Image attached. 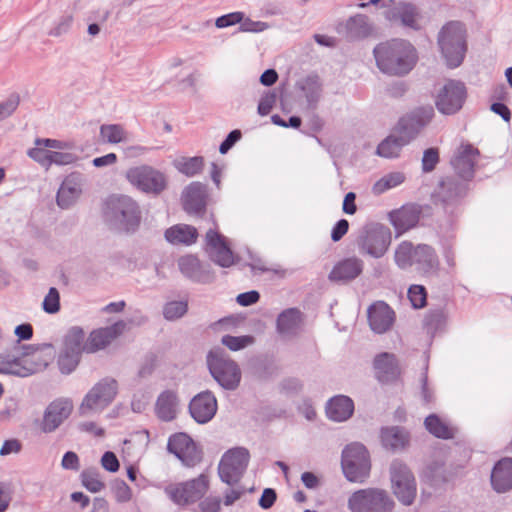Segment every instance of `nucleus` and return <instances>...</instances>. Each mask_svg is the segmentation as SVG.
Listing matches in <instances>:
<instances>
[{
    "label": "nucleus",
    "mask_w": 512,
    "mask_h": 512,
    "mask_svg": "<svg viewBox=\"0 0 512 512\" xmlns=\"http://www.w3.org/2000/svg\"><path fill=\"white\" fill-rule=\"evenodd\" d=\"M48 361L31 346H15L0 355V374L28 377L46 368Z\"/></svg>",
    "instance_id": "f257e3e1"
},
{
    "label": "nucleus",
    "mask_w": 512,
    "mask_h": 512,
    "mask_svg": "<svg viewBox=\"0 0 512 512\" xmlns=\"http://www.w3.org/2000/svg\"><path fill=\"white\" fill-rule=\"evenodd\" d=\"M396 265L407 270L412 266L423 275L436 274L439 269V259L435 249L427 244L414 246L409 241L399 243L394 252Z\"/></svg>",
    "instance_id": "f03ea898"
},
{
    "label": "nucleus",
    "mask_w": 512,
    "mask_h": 512,
    "mask_svg": "<svg viewBox=\"0 0 512 512\" xmlns=\"http://www.w3.org/2000/svg\"><path fill=\"white\" fill-rule=\"evenodd\" d=\"M118 394V382L112 377H105L96 382L83 397L78 413L88 417L102 413L115 400Z\"/></svg>",
    "instance_id": "7ed1b4c3"
},
{
    "label": "nucleus",
    "mask_w": 512,
    "mask_h": 512,
    "mask_svg": "<svg viewBox=\"0 0 512 512\" xmlns=\"http://www.w3.org/2000/svg\"><path fill=\"white\" fill-rule=\"evenodd\" d=\"M347 508L350 512H393L395 502L386 490L369 487L354 491Z\"/></svg>",
    "instance_id": "20e7f679"
},
{
    "label": "nucleus",
    "mask_w": 512,
    "mask_h": 512,
    "mask_svg": "<svg viewBox=\"0 0 512 512\" xmlns=\"http://www.w3.org/2000/svg\"><path fill=\"white\" fill-rule=\"evenodd\" d=\"M125 178L133 188L150 196L160 195L168 186L167 175L146 164L129 168Z\"/></svg>",
    "instance_id": "39448f33"
},
{
    "label": "nucleus",
    "mask_w": 512,
    "mask_h": 512,
    "mask_svg": "<svg viewBox=\"0 0 512 512\" xmlns=\"http://www.w3.org/2000/svg\"><path fill=\"white\" fill-rule=\"evenodd\" d=\"M392 241L388 227L382 224H370L363 227L356 238V246L360 254L375 259L383 257Z\"/></svg>",
    "instance_id": "423d86ee"
},
{
    "label": "nucleus",
    "mask_w": 512,
    "mask_h": 512,
    "mask_svg": "<svg viewBox=\"0 0 512 512\" xmlns=\"http://www.w3.org/2000/svg\"><path fill=\"white\" fill-rule=\"evenodd\" d=\"M438 43L448 64H461L467 51L464 24L458 21L447 23L439 33Z\"/></svg>",
    "instance_id": "0eeeda50"
},
{
    "label": "nucleus",
    "mask_w": 512,
    "mask_h": 512,
    "mask_svg": "<svg viewBox=\"0 0 512 512\" xmlns=\"http://www.w3.org/2000/svg\"><path fill=\"white\" fill-rule=\"evenodd\" d=\"M105 214L127 232L135 231L141 222L138 203L127 195L110 197L106 202Z\"/></svg>",
    "instance_id": "6e6552de"
},
{
    "label": "nucleus",
    "mask_w": 512,
    "mask_h": 512,
    "mask_svg": "<svg viewBox=\"0 0 512 512\" xmlns=\"http://www.w3.org/2000/svg\"><path fill=\"white\" fill-rule=\"evenodd\" d=\"M209 371L217 383L227 390H234L241 380V372L222 348H215L207 355Z\"/></svg>",
    "instance_id": "1a4fd4ad"
},
{
    "label": "nucleus",
    "mask_w": 512,
    "mask_h": 512,
    "mask_svg": "<svg viewBox=\"0 0 512 512\" xmlns=\"http://www.w3.org/2000/svg\"><path fill=\"white\" fill-rule=\"evenodd\" d=\"M342 470L351 482L362 483L369 475L371 464L366 447L360 443H351L342 452Z\"/></svg>",
    "instance_id": "9d476101"
},
{
    "label": "nucleus",
    "mask_w": 512,
    "mask_h": 512,
    "mask_svg": "<svg viewBox=\"0 0 512 512\" xmlns=\"http://www.w3.org/2000/svg\"><path fill=\"white\" fill-rule=\"evenodd\" d=\"M390 479L398 501L404 506L412 505L417 495V483L409 467L400 460H394L390 466Z\"/></svg>",
    "instance_id": "9b49d317"
},
{
    "label": "nucleus",
    "mask_w": 512,
    "mask_h": 512,
    "mask_svg": "<svg viewBox=\"0 0 512 512\" xmlns=\"http://www.w3.org/2000/svg\"><path fill=\"white\" fill-rule=\"evenodd\" d=\"M250 460L245 447H234L226 451L218 465V474L222 482L229 486L237 484L243 477Z\"/></svg>",
    "instance_id": "f8f14e48"
},
{
    "label": "nucleus",
    "mask_w": 512,
    "mask_h": 512,
    "mask_svg": "<svg viewBox=\"0 0 512 512\" xmlns=\"http://www.w3.org/2000/svg\"><path fill=\"white\" fill-rule=\"evenodd\" d=\"M374 56L377 64H415L418 60L413 45L399 39L377 45Z\"/></svg>",
    "instance_id": "ddd939ff"
},
{
    "label": "nucleus",
    "mask_w": 512,
    "mask_h": 512,
    "mask_svg": "<svg viewBox=\"0 0 512 512\" xmlns=\"http://www.w3.org/2000/svg\"><path fill=\"white\" fill-rule=\"evenodd\" d=\"M208 487L209 481L207 476L201 474L190 481L168 485L164 491L173 503L184 506L201 499L207 492Z\"/></svg>",
    "instance_id": "4468645a"
},
{
    "label": "nucleus",
    "mask_w": 512,
    "mask_h": 512,
    "mask_svg": "<svg viewBox=\"0 0 512 512\" xmlns=\"http://www.w3.org/2000/svg\"><path fill=\"white\" fill-rule=\"evenodd\" d=\"M466 95V87L462 82L449 80L443 85L436 96V107L442 114H455L462 108Z\"/></svg>",
    "instance_id": "2eb2a0df"
},
{
    "label": "nucleus",
    "mask_w": 512,
    "mask_h": 512,
    "mask_svg": "<svg viewBox=\"0 0 512 512\" xmlns=\"http://www.w3.org/2000/svg\"><path fill=\"white\" fill-rule=\"evenodd\" d=\"M434 110L431 106L420 108L402 117L396 129V134L409 144L433 118Z\"/></svg>",
    "instance_id": "dca6fc26"
},
{
    "label": "nucleus",
    "mask_w": 512,
    "mask_h": 512,
    "mask_svg": "<svg viewBox=\"0 0 512 512\" xmlns=\"http://www.w3.org/2000/svg\"><path fill=\"white\" fill-rule=\"evenodd\" d=\"M74 404L71 398L60 397L53 400L45 409L40 428L44 433L57 430L71 415Z\"/></svg>",
    "instance_id": "f3484780"
},
{
    "label": "nucleus",
    "mask_w": 512,
    "mask_h": 512,
    "mask_svg": "<svg viewBox=\"0 0 512 512\" xmlns=\"http://www.w3.org/2000/svg\"><path fill=\"white\" fill-rule=\"evenodd\" d=\"M167 449L188 467L196 465L201 460V454L195 442L186 433H176L170 436Z\"/></svg>",
    "instance_id": "a211bd4d"
},
{
    "label": "nucleus",
    "mask_w": 512,
    "mask_h": 512,
    "mask_svg": "<svg viewBox=\"0 0 512 512\" xmlns=\"http://www.w3.org/2000/svg\"><path fill=\"white\" fill-rule=\"evenodd\" d=\"M205 240L206 252L214 263L223 268L231 267L235 263L234 254L225 237L214 229H209L206 233Z\"/></svg>",
    "instance_id": "6ab92c4d"
},
{
    "label": "nucleus",
    "mask_w": 512,
    "mask_h": 512,
    "mask_svg": "<svg viewBox=\"0 0 512 512\" xmlns=\"http://www.w3.org/2000/svg\"><path fill=\"white\" fill-rule=\"evenodd\" d=\"M72 148L73 143L69 141L52 138H36L34 140V147L28 149L27 155L40 166L48 169L50 168V160L53 149L70 150Z\"/></svg>",
    "instance_id": "aec40b11"
},
{
    "label": "nucleus",
    "mask_w": 512,
    "mask_h": 512,
    "mask_svg": "<svg viewBox=\"0 0 512 512\" xmlns=\"http://www.w3.org/2000/svg\"><path fill=\"white\" fill-rule=\"evenodd\" d=\"M478 156V149L474 148L471 144H461L457 148L451 160V165L461 179L468 181L473 178Z\"/></svg>",
    "instance_id": "412c9836"
},
{
    "label": "nucleus",
    "mask_w": 512,
    "mask_h": 512,
    "mask_svg": "<svg viewBox=\"0 0 512 512\" xmlns=\"http://www.w3.org/2000/svg\"><path fill=\"white\" fill-rule=\"evenodd\" d=\"M191 417L199 424L208 423L217 412V400L208 390L195 395L189 403Z\"/></svg>",
    "instance_id": "4be33fe9"
},
{
    "label": "nucleus",
    "mask_w": 512,
    "mask_h": 512,
    "mask_svg": "<svg viewBox=\"0 0 512 512\" xmlns=\"http://www.w3.org/2000/svg\"><path fill=\"white\" fill-rule=\"evenodd\" d=\"M466 193V185L452 177L443 179L434 192L436 202L443 205L446 211L456 206Z\"/></svg>",
    "instance_id": "5701e85b"
},
{
    "label": "nucleus",
    "mask_w": 512,
    "mask_h": 512,
    "mask_svg": "<svg viewBox=\"0 0 512 512\" xmlns=\"http://www.w3.org/2000/svg\"><path fill=\"white\" fill-rule=\"evenodd\" d=\"M369 326L377 334L389 331L395 322V312L383 301H377L368 308Z\"/></svg>",
    "instance_id": "b1692460"
},
{
    "label": "nucleus",
    "mask_w": 512,
    "mask_h": 512,
    "mask_svg": "<svg viewBox=\"0 0 512 512\" xmlns=\"http://www.w3.org/2000/svg\"><path fill=\"white\" fill-rule=\"evenodd\" d=\"M125 328L126 323L118 321L111 326L92 331L85 343V352L93 353L105 348L118 335L122 334Z\"/></svg>",
    "instance_id": "393cba45"
},
{
    "label": "nucleus",
    "mask_w": 512,
    "mask_h": 512,
    "mask_svg": "<svg viewBox=\"0 0 512 512\" xmlns=\"http://www.w3.org/2000/svg\"><path fill=\"white\" fill-rule=\"evenodd\" d=\"M178 267L183 276L194 282L209 283L214 278L209 267L203 265L194 255L180 257L178 259Z\"/></svg>",
    "instance_id": "a878e982"
},
{
    "label": "nucleus",
    "mask_w": 512,
    "mask_h": 512,
    "mask_svg": "<svg viewBox=\"0 0 512 512\" xmlns=\"http://www.w3.org/2000/svg\"><path fill=\"white\" fill-rule=\"evenodd\" d=\"M373 27L366 15L356 14L345 22L339 23L337 32L348 40H359L372 34Z\"/></svg>",
    "instance_id": "bb28decb"
},
{
    "label": "nucleus",
    "mask_w": 512,
    "mask_h": 512,
    "mask_svg": "<svg viewBox=\"0 0 512 512\" xmlns=\"http://www.w3.org/2000/svg\"><path fill=\"white\" fill-rule=\"evenodd\" d=\"M82 194V180L77 174L68 175L61 183L56 201L62 209H68L76 204Z\"/></svg>",
    "instance_id": "cd10ccee"
},
{
    "label": "nucleus",
    "mask_w": 512,
    "mask_h": 512,
    "mask_svg": "<svg viewBox=\"0 0 512 512\" xmlns=\"http://www.w3.org/2000/svg\"><path fill=\"white\" fill-rule=\"evenodd\" d=\"M207 186L201 182L190 183L182 193L184 210L189 214H200L205 210Z\"/></svg>",
    "instance_id": "c85d7f7f"
},
{
    "label": "nucleus",
    "mask_w": 512,
    "mask_h": 512,
    "mask_svg": "<svg viewBox=\"0 0 512 512\" xmlns=\"http://www.w3.org/2000/svg\"><path fill=\"white\" fill-rule=\"evenodd\" d=\"M362 259L352 256L339 261L329 274V279L336 282H348L357 278L363 271Z\"/></svg>",
    "instance_id": "c756f323"
},
{
    "label": "nucleus",
    "mask_w": 512,
    "mask_h": 512,
    "mask_svg": "<svg viewBox=\"0 0 512 512\" xmlns=\"http://www.w3.org/2000/svg\"><path fill=\"white\" fill-rule=\"evenodd\" d=\"M390 221L398 235L415 227L420 219V209L416 205H405L390 213Z\"/></svg>",
    "instance_id": "7c9ffc66"
},
{
    "label": "nucleus",
    "mask_w": 512,
    "mask_h": 512,
    "mask_svg": "<svg viewBox=\"0 0 512 512\" xmlns=\"http://www.w3.org/2000/svg\"><path fill=\"white\" fill-rule=\"evenodd\" d=\"M491 485L497 493L512 489V458H502L493 467Z\"/></svg>",
    "instance_id": "2f4dec72"
},
{
    "label": "nucleus",
    "mask_w": 512,
    "mask_h": 512,
    "mask_svg": "<svg viewBox=\"0 0 512 512\" xmlns=\"http://www.w3.org/2000/svg\"><path fill=\"white\" fill-rule=\"evenodd\" d=\"M376 377L381 382H389L397 378L400 373L399 365L394 354L383 352L374 358Z\"/></svg>",
    "instance_id": "473e14b6"
},
{
    "label": "nucleus",
    "mask_w": 512,
    "mask_h": 512,
    "mask_svg": "<svg viewBox=\"0 0 512 512\" xmlns=\"http://www.w3.org/2000/svg\"><path fill=\"white\" fill-rule=\"evenodd\" d=\"M353 411V401L344 395L333 397L326 406L327 417L335 422L346 421L352 416Z\"/></svg>",
    "instance_id": "72a5a7b5"
},
{
    "label": "nucleus",
    "mask_w": 512,
    "mask_h": 512,
    "mask_svg": "<svg viewBox=\"0 0 512 512\" xmlns=\"http://www.w3.org/2000/svg\"><path fill=\"white\" fill-rule=\"evenodd\" d=\"M277 331L284 337L296 335L302 326V314L297 308H289L279 314Z\"/></svg>",
    "instance_id": "f704fd0d"
},
{
    "label": "nucleus",
    "mask_w": 512,
    "mask_h": 512,
    "mask_svg": "<svg viewBox=\"0 0 512 512\" xmlns=\"http://www.w3.org/2000/svg\"><path fill=\"white\" fill-rule=\"evenodd\" d=\"M178 398L174 391H163L157 398L155 413L162 421H171L176 417Z\"/></svg>",
    "instance_id": "c9c22d12"
},
{
    "label": "nucleus",
    "mask_w": 512,
    "mask_h": 512,
    "mask_svg": "<svg viewBox=\"0 0 512 512\" xmlns=\"http://www.w3.org/2000/svg\"><path fill=\"white\" fill-rule=\"evenodd\" d=\"M380 438L383 447L392 451L403 449L409 441L407 432L397 426L383 427Z\"/></svg>",
    "instance_id": "e433bc0d"
},
{
    "label": "nucleus",
    "mask_w": 512,
    "mask_h": 512,
    "mask_svg": "<svg viewBox=\"0 0 512 512\" xmlns=\"http://www.w3.org/2000/svg\"><path fill=\"white\" fill-rule=\"evenodd\" d=\"M197 236V229L186 224L174 225L165 232L166 240L172 244L190 245L196 241Z\"/></svg>",
    "instance_id": "4c0bfd02"
},
{
    "label": "nucleus",
    "mask_w": 512,
    "mask_h": 512,
    "mask_svg": "<svg viewBox=\"0 0 512 512\" xmlns=\"http://www.w3.org/2000/svg\"><path fill=\"white\" fill-rule=\"evenodd\" d=\"M424 424L426 429L437 438L449 439L454 436V428L436 414L427 416Z\"/></svg>",
    "instance_id": "58836bf2"
},
{
    "label": "nucleus",
    "mask_w": 512,
    "mask_h": 512,
    "mask_svg": "<svg viewBox=\"0 0 512 512\" xmlns=\"http://www.w3.org/2000/svg\"><path fill=\"white\" fill-rule=\"evenodd\" d=\"M204 164L205 161L202 156L180 157L173 162L176 170L187 177H194L200 174Z\"/></svg>",
    "instance_id": "ea45409f"
},
{
    "label": "nucleus",
    "mask_w": 512,
    "mask_h": 512,
    "mask_svg": "<svg viewBox=\"0 0 512 512\" xmlns=\"http://www.w3.org/2000/svg\"><path fill=\"white\" fill-rule=\"evenodd\" d=\"M406 145L402 137L394 131L378 145L377 154L384 158H395L399 156L402 148Z\"/></svg>",
    "instance_id": "a19ab883"
},
{
    "label": "nucleus",
    "mask_w": 512,
    "mask_h": 512,
    "mask_svg": "<svg viewBox=\"0 0 512 512\" xmlns=\"http://www.w3.org/2000/svg\"><path fill=\"white\" fill-rule=\"evenodd\" d=\"M100 140L106 144L128 141V132L121 124H103L99 130Z\"/></svg>",
    "instance_id": "79ce46f5"
},
{
    "label": "nucleus",
    "mask_w": 512,
    "mask_h": 512,
    "mask_svg": "<svg viewBox=\"0 0 512 512\" xmlns=\"http://www.w3.org/2000/svg\"><path fill=\"white\" fill-rule=\"evenodd\" d=\"M405 181V175L402 172H390L383 175L372 186L374 195H381L390 189L401 185Z\"/></svg>",
    "instance_id": "37998d69"
},
{
    "label": "nucleus",
    "mask_w": 512,
    "mask_h": 512,
    "mask_svg": "<svg viewBox=\"0 0 512 512\" xmlns=\"http://www.w3.org/2000/svg\"><path fill=\"white\" fill-rule=\"evenodd\" d=\"M85 333L78 326L71 327L64 337V349L82 354L85 352Z\"/></svg>",
    "instance_id": "c03bdc74"
},
{
    "label": "nucleus",
    "mask_w": 512,
    "mask_h": 512,
    "mask_svg": "<svg viewBox=\"0 0 512 512\" xmlns=\"http://www.w3.org/2000/svg\"><path fill=\"white\" fill-rule=\"evenodd\" d=\"M301 89L305 93V97L310 106H315L319 101L321 92H322V84L318 76H308L303 80Z\"/></svg>",
    "instance_id": "a18cd8bd"
},
{
    "label": "nucleus",
    "mask_w": 512,
    "mask_h": 512,
    "mask_svg": "<svg viewBox=\"0 0 512 512\" xmlns=\"http://www.w3.org/2000/svg\"><path fill=\"white\" fill-rule=\"evenodd\" d=\"M81 354L62 349L58 357V366L63 374H70L79 364Z\"/></svg>",
    "instance_id": "49530a36"
},
{
    "label": "nucleus",
    "mask_w": 512,
    "mask_h": 512,
    "mask_svg": "<svg viewBox=\"0 0 512 512\" xmlns=\"http://www.w3.org/2000/svg\"><path fill=\"white\" fill-rule=\"evenodd\" d=\"M81 481L83 486L92 493L100 492L105 487L97 469H85L81 473Z\"/></svg>",
    "instance_id": "de8ad7c7"
},
{
    "label": "nucleus",
    "mask_w": 512,
    "mask_h": 512,
    "mask_svg": "<svg viewBox=\"0 0 512 512\" xmlns=\"http://www.w3.org/2000/svg\"><path fill=\"white\" fill-rule=\"evenodd\" d=\"M397 11L403 25L411 28L417 27L419 14L416 6L412 4H401L397 8Z\"/></svg>",
    "instance_id": "09e8293b"
},
{
    "label": "nucleus",
    "mask_w": 512,
    "mask_h": 512,
    "mask_svg": "<svg viewBox=\"0 0 512 512\" xmlns=\"http://www.w3.org/2000/svg\"><path fill=\"white\" fill-rule=\"evenodd\" d=\"M188 309V304L185 301H171L165 304L163 308V315L167 320H175L181 318Z\"/></svg>",
    "instance_id": "8fccbe9b"
},
{
    "label": "nucleus",
    "mask_w": 512,
    "mask_h": 512,
    "mask_svg": "<svg viewBox=\"0 0 512 512\" xmlns=\"http://www.w3.org/2000/svg\"><path fill=\"white\" fill-rule=\"evenodd\" d=\"M222 344L228 347L232 351L241 350L254 342V338L250 335L244 336H231L225 335L221 340Z\"/></svg>",
    "instance_id": "3c124183"
},
{
    "label": "nucleus",
    "mask_w": 512,
    "mask_h": 512,
    "mask_svg": "<svg viewBox=\"0 0 512 512\" xmlns=\"http://www.w3.org/2000/svg\"><path fill=\"white\" fill-rule=\"evenodd\" d=\"M42 308L48 314H55L60 310V294L55 287H51L44 297Z\"/></svg>",
    "instance_id": "603ef678"
},
{
    "label": "nucleus",
    "mask_w": 512,
    "mask_h": 512,
    "mask_svg": "<svg viewBox=\"0 0 512 512\" xmlns=\"http://www.w3.org/2000/svg\"><path fill=\"white\" fill-rule=\"evenodd\" d=\"M20 96L17 93L10 94L5 100L0 102V121L10 117L18 108Z\"/></svg>",
    "instance_id": "864d4df0"
},
{
    "label": "nucleus",
    "mask_w": 512,
    "mask_h": 512,
    "mask_svg": "<svg viewBox=\"0 0 512 512\" xmlns=\"http://www.w3.org/2000/svg\"><path fill=\"white\" fill-rule=\"evenodd\" d=\"M78 160V156L68 150H56L53 149L50 167L52 165L65 166L75 163Z\"/></svg>",
    "instance_id": "5fc2aeb1"
},
{
    "label": "nucleus",
    "mask_w": 512,
    "mask_h": 512,
    "mask_svg": "<svg viewBox=\"0 0 512 512\" xmlns=\"http://www.w3.org/2000/svg\"><path fill=\"white\" fill-rule=\"evenodd\" d=\"M408 298L414 308H423L427 299L425 288L421 285H412L408 289Z\"/></svg>",
    "instance_id": "6e6d98bb"
},
{
    "label": "nucleus",
    "mask_w": 512,
    "mask_h": 512,
    "mask_svg": "<svg viewBox=\"0 0 512 512\" xmlns=\"http://www.w3.org/2000/svg\"><path fill=\"white\" fill-rule=\"evenodd\" d=\"M445 321V316L442 311L436 310L429 312L424 319V325L429 331L438 330Z\"/></svg>",
    "instance_id": "4d7b16f0"
},
{
    "label": "nucleus",
    "mask_w": 512,
    "mask_h": 512,
    "mask_svg": "<svg viewBox=\"0 0 512 512\" xmlns=\"http://www.w3.org/2000/svg\"><path fill=\"white\" fill-rule=\"evenodd\" d=\"M439 162V153L436 148H429L424 151L422 157V169L424 172L432 171Z\"/></svg>",
    "instance_id": "13d9d810"
},
{
    "label": "nucleus",
    "mask_w": 512,
    "mask_h": 512,
    "mask_svg": "<svg viewBox=\"0 0 512 512\" xmlns=\"http://www.w3.org/2000/svg\"><path fill=\"white\" fill-rule=\"evenodd\" d=\"M424 477L431 481L432 484H437L445 481L444 469L441 464H433L426 467L423 473Z\"/></svg>",
    "instance_id": "bf43d9fd"
},
{
    "label": "nucleus",
    "mask_w": 512,
    "mask_h": 512,
    "mask_svg": "<svg viewBox=\"0 0 512 512\" xmlns=\"http://www.w3.org/2000/svg\"><path fill=\"white\" fill-rule=\"evenodd\" d=\"M441 247L442 255L446 264L450 269H453L456 266V255L453 242L449 239L442 240Z\"/></svg>",
    "instance_id": "052dcab7"
},
{
    "label": "nucleus",
    "mask_w": 512,
    "mask_h": 512,
    "mask_svg": "<svg viewBox=\"0 0 512 512\" xmlns=\"http://www.w3.org/2000/svg\"><path fill=\"white\" fill-rule=\"evenodd\" d=\"M244 19V13L242 12H232L226 15H223L216 20V26L218 28H225L231 25L238 24L242 22Z\"/></svg>",
    "instance_id": "680f3d73"
},
{
    "label": "nucleus",
    "mask_w": 512,
    "mask_h": 512,
    "mask_svg": "<svg viewBox=\"0 0 512 512\" xmlns=\"http://www.w3.org/2000/svg\"><path fill=\"white\" fill-rule=\"evenodd\" d=\"M276 102V95L274 93H266L263 95L258 104V113L261 116H266L272 110Z\"/></svg>",
    "instance_id": "e2e57ef3"
},
{
    "label": "nucleus",
    "mask_w": 512,
    "mask_h": 512,
    "mask_svg": "<svg viewBox=\"0 0 512 512\" xmlns=\"http://www.w3.org/2000/svg\"><path fill=\"white\" fill-rule=\"evenodd\" d=\"M268 24L262 21L243 19L240 22V30L243 32H262L268 28Z\"/></svg>",
    "instance_id": "0e129e2a"
},
{
    "label": "nucleus",
    "mask_w": 512,
    "mask_h": 512,
    "mask_svg": "<svg viewBox=\"0 0 512 512\" xmlns=\"http://www.w3.org/2000/svg\"><path fill=\"white\" fill-rule=\"evenodd\" d=\"M241 136L242 134L240 130L236 129L231 131L220 144L219 152L221 154H226L235 145V143L241 139Z\"/></svg>",
    "instance_id": "69168bd1"
},
{
    "label": "nucleus",
    "mask_w": 512,
    "mask_h": 512,
    "mask_svg": "<svg viewBox=\"0 0 512 512\" xmlns=\"http://www.w3.org/2000/svg\"><path fill=\"white\" fill-rule=\"evenodd\" d=\"M103 468L109 472H116L119 469V461L113 452H105L101 458Z\"/></svg>",
    "instance_id": "338daca9"
},
{
    "label": "nucleus",
    "mask_w": 512,
    "mask_h": 512,
    "mask_svg": "<svg viewBox=\"0 0 512 512\" xmlns=\"http://www.w3.org/2000/svg\"><path fill=\"white\" fill-rule=\"evenodd\" d=\"M276 492L272 488H266L263 490L262 495L259 499V506L262 509H270L276 501Z\"/></svg>",
    "instance_id": "774afa93"
}]
</instances>
